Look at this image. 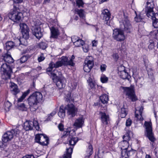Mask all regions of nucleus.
<instances>
[{"label":"nucleus","mask_w":158,"mask_h":158,"mask_svg":"<svg viewBox=\"0 0 158 158\" xmlns=\"http://www.w3.org/2000/svg\"><path fill=\"white\" fill-rule=\"evenodd\" d=\"M42 94L39 92H35L29 97L28 103L31 111H35L38 109L37 104L42 100Z\"/></svg>","instance_id":"obj_1"},{"label":"nucleus","mask_w":158,"mask_h":158,"mask_svg":"<svg viewBox=\"0 0 158 158\" xmlns=\"http://www.w3.org/2000/svg\"><path fill=\"white\" fill-rule=\"evenodd\" d=\"M60 59V60H59L55 63L53 62L50 63L49 64V67L47 69V71L50 72L53 68H57L63 65L74 66V63L71 60H69L66 57L62 56Z\"/></svg>","instance_id":"obj_2"},{"label":"nucleus","mask_w":158,"mask_h":158,"mask_svg":"<svg viewBox=\"0 0 158 158\" xmlns=\"http://www.w3.org/2000/svg\"><path fill=\"white\" fill-rule=\"evenodd\" d=\"M0 68L2 75V78L5 80L10 79L12 73V69L10 64L5 63L4 61L0 60Z\"/></svg>","instance_id":"obj_3"},{"label":"nucleus","mask_w":158,"mask_h":158,"mask_svg":"<svg viewBox=\"0 0 158 158\" xmlns=\"http://www.w3.org/2000/svg\"><path fill=\"white\" fill-rule=\"evenodd\" d=\"M19 126H17L11 130L7 131L3 135L2 140L3 142L6 143L11 141L14 136L17 137L20 132Z\"/></svg>","instance_id":"obj_4"},{"label":"nucleus","mask_w":158,"mask_h":158,"mask_svg":"<svg viewBox=\"0 0 158 158\" xmlns=\"http://www.w3.org/2000/svg\"><path fill=\"white\" fill-rule=\"evenodd\" d=\"M144 124L146 129L145 135L149 140L152 143L151 144L153 146V143L156 140V139L154 137V135L152 132V123L151 122L145 121Z\"/></svg>","instance_id":"obj_5"},{"label":"nucleus","mask_w":158,"mask_h":158,"mask_svg":"<svg viewBox=\"0 0 158 158\" xmlns=\"http://www.w3.org/2000/svg\"><path fill=\"white\" fill-rule=\"evenodd\" d=\"M71 132V130L70 128L66 129L64 131L61 138L64 139L68 137V138H69V144L70 145L74 146L78 141V138L77 137H73L70 134Z\"/></svg>","instance_id":"obj_6"},{"label":"nucleus","mask_w":158,"mask_h":158,"mask_svg":"<svg viewBox=\"0 0 158 158\" xmlns=\"http://www.w3.org/2000/svg\"><path fill=\"white\" fill-rule=\"evenodd\" d=\"M124 92L127 98L131 100V101L134 102L137 100V98L133 89L127 87H122Z\"/></svg>","instance_id":"obj_7"},{"label":"nucleus","mask_w":158,"mask_h":158,"mask_svg":"<svg viewBox=\"0 0 158 158\" xmlns=\"http://www.w3.org/2000/svg\"><path fill=\"white\" fill-rule=\"evenodd\" d=\"M34 127L36 130H40V127L38 122L36 120L26 121L24 123L23 127L26 131L31 130Z\"/></svg>","instance_id":"obj_8"},{"label":"nucleus","mask_w":158,"mask_h":158,"mask_svg":"<svg viewBox=\"0 0 158 158\" xmlns=\"http://www.w3.org/2000/svg\"><path fill=\"white\" fill-rule=\"evenodd\" d=\"M22 14L16 10L11 11L8 15L9 18L15 22L18 23L21 20Z\"/></svg>","instance_id":"obj_9"},{"label":"nucleus","mask_w":158,"mask_h":158,"mask_svg":"<svg viewBox=\"0 0 158 158\" xmlns=\"http://www.w3.org/2000/svg\"><path fill=\"white\" fill-rule=\"evenodd\" d=\"M48 141V138L44 134H37L35 136V141L42 145H47Z\"/></svg>","instance_id":"obj_10"},{"label":"nucleus","mask_w":158,"mask_h":158,"mask_svg":"<svg viewBox=\"0 0 158 158\" xmlns=\"http://www.w3.org/2000/svg\"><path fill=\"white\" fill-rule=\"evenodd\" d=\"M93 58L92 56L87 57L85 61L83 69L85 72L87 73L89 72L94 66Z\"/></svg>","instance_id":"obj_11"},{"label":"nucleus","mask_w":158,"mask_h":158,"mask_svg":"<svg viewBox=\"0 0 158 158\" xmlns=\"http://www.w3.org/2000/svg\"><path fill=\"white\" fill-rule=\"evenodd\" d=\"M147 7L146 8V15L148 17H152V16L155 15V13L153 11L154 5L152 0H148L147 3Z\"/></svg>","instance_id":"obj_12"},{"label":"nucleus","mask_w":158,"mask_h":158,"mask_svg":"<svg viewBox=\"0 0 158 158\" xmlns=\"http://www.w3.org/2000/svg\"><path fill=\"white\" fill-rule=\"evenodd\" d=\"M113 37L117 41H121L125 39L123 31L120 29H115L113 30Z\"/></svg>","instance_id":"obj_13"},{"label":"nucleus","mask_w":158,"mask_h":158,"mask_svg":"<svg viewBox=\"0 0 158 158\" xmlns=\"http://www.w3.org/2000/svg\"><path fill=\"white\" fill-rule=\"evenodd\" d=\"M120 25L124 27V30L127 33L131 32L132 30L130 21L127 18H125L120 22Z\"/></svg>","instance_id":"obj_14"},{"label":"nucleus","mask_w":158,"mask_h":158,"mask_svg":"<svg viewBox=\"0 0 158 158\" xmlns=\"http://www.w3.org/2000/svg\"><path fill=\"white\" fill-rule=\"evenodd\" d=\"M99 115L102 125L103 126L107 125L110 121L109 115L105 113L102 111L99 112Z\"/></svg>","instance_id":"obj_15"},{"label":"nucleus","mask_w":158,"mask_h":158,"mask_svg":"<svg viewBox=\"0 0 158 158\" xmlns=\"http://www.w3.org/2000/svg\"><path fill=\"white\" fill-rule=\"evenodd\" d=\"M23 37L25 39L29 38V29L27 25L24 23H20L19 25Z\"/></svg>","instance_id":"obj_16"},{"label":"nucleus","mask_w":158,"mask_h":158,"mask_svg":"<svg viewBox=\"0 0 158 158\" xmlns=\"http://www.w3.org/2000/svg\"><path fill=\"white\" fill-rule=\"evenodd\" d=\"M67 110V114L71 117L75 116L77 113V109L72 103H68L66 107Z\"/></svg>","instance_id":"obj_17"},{"label":"nucleus","mask_w":158,"mask_h":158,"mask_svg":"<svg viewBox=\"0 0 158 158\" xmlns=\"http://www.w3.org/2000/svg\"><path fill=\"white\" fill-rule=\"evenodd\" d=\"M31 29L33 35L35 36L37 39H40L42 37L43 33L40 26H37L33 27Z\"/></svg>","instance_id":"obj_18"},{"label":"nucleus","mask_w":158,"mask_h":158,"mask_svg":"<svg viewBox=\"0 0 158 158\" xmlns=\"http://www.w3.org/2000/svg\"><path fill=\"white\" fill-rule=\"evenodd\" d=\"M102 19L104 21V23L107 25H109L108 21L110 17V14L107 9L103 10L102 12Z\"/></svg>","instance_id":"obj_19"},{"label":"nucleus","mask_w":158,"mask_h":158,"mask_svg":"<svg viewBox=\"0 0 158 158\" xmlns=\"http://www.w3.org/2000/svg\"><path fill=\"white\" fill-rule=\"evenodd\" d=\"M121 146H122L121 148V155L122 157L125 156L126 154V152L127 151V150L128 149V147L129 144L128 142L127 141H122L120 143Z\"/></svg>","instance_id":"obj_20"},{"label":"nucleus","mask_w":158,"mask_h":158,"mask_svg":"<svg viewBox=\"0 0 158 158\" xmlns=\"http://www.w3.org/2000/svg\"><path fill=\"white\" fill-rule=\"evenodd\" d=\"M66 80L64 77L59 78L56 82V85L58 88L61 89L65 86Z\"/></svg>","instance_id":"obj_21"},{"label":"nucleus","mask_w":158,"mask_h":158,"mask_svg":"<svg viewBox=\"0 0 158 158\" xmlns=\"http://www.w3.org/2000/svg\"><path fill=\"white\" fill-rule=\"evenodd\" d=\"M50 30L51 33V37L57 38L60 34L58 29L57 27H53L50 28Z\"/></svg>","instance_id":"obj_22"},{"label":"nucleus","mask_w":158,"mask_h":158,"mask_svg":"<svg viewBox=\"0 0 158 158\" xmlns=\"http://www.w3.org/2000/svg\"><path fill=\"white\" fill-rule=\"evenodd\" d=\"M0 60L4 61L5 63H13L14 62V60L11 56L7 54H6L2 55V58Z\"/></svg>","instance_id":"obj_23"},{"label":"nucleus","mask_w":158,"mask_h":158,"mask_svg":"<svg viewBox=\"0 0 158 158\" xmlns=\"http://www.w3.org/2000/svg\"><path fill=\"white\" fill-rule=\"evenodd\" d=\"M143 106H141L139 110H136L135 111V117L137 118V120L142 121L143 119L142 117V114L143 110Z\"/></svg>","instance_id":"obj_24"},{"label":"nucleus","mask_w":158,"mask_h":158,"mask_svg":"<svg viewBox=\"0 0 158 158\" xmlns=\"http://www.w3.org/2000/svg\"><path fill=\"white\" fill-rule=\"evenodd\" d=\"M84 123V119L83 117H81L76 120L73 125L77 127L80 128L82 126Z\"/></svg>","instance_id":"obj_25"},{"label":"nucleus","mask_w":158,"mask_h":158,"mask_svg":"<svg viewBox=\"0 0 158 158\" xmlns=\"http://www.w3.org/2000/svg\"><path fill=\"white\" fill-rule=\"evenodd\" d=\"M152 17H149L152 20V25L155 28H158V13H156Z\"/></svg>","instance_id":"obj_26"},{"label":"nucleus","mask_w":158,"mask_h":158,"mask_svg":"<svg viewBox=\"0 0 158 158\" xmlns=\"http://www.w3.org/2000/svg\"><path fill=\"white\" fill-rule=\"evenodd\" d=\"M10 91L11 93L14 95H16L19 92L17 85L14 83H11L10 85Z\"/></svg>","instance_id":"obj_27"},{"label":"nucleus","mask_w":158,"mask_h":158,"mask_svg":"<svg viewBox=\"0 0 158 158\" xmlns=\"http://www.w3.org/2000/svg\"><path fill=\"white\" fill-rule=\"evenodd\" d=\"M118 73L122 79L124 80H127L128 81L130 80L131 77L126 71H122V72H118Z\"/></svg>","instance_id":"obj_28"},{"label":"nucleus","mask_w":158,"mask_h":158,"mask_svg":"<svg viewBox=\"0 0 158 158\" xmlns=\"http://www.w3.org/2000/svg\"><path fill=\"white\" fill-rule=\"evenodd\" d=\"M73 148V147H71L67 148L65 153L63 156V158H71Z\"/></svg>","instance_id":"obj_29"},{"label":"nucleus","mask_w":158,"mask_h":158,"mask_svg":"<svg viewBox=\"0 0 158 158\" xmlns=\"http://www.w3.org/2000/svg\"><path fill=\"white\" fill-rule=\"evenodd\" d=\"M58 114L59 117L61 118H63L65 117V111L63 106H60Z\"/></svg>","instance_id":"obj_30"},{"label":"nucleus","mask_w":158,"mask_h":158,"mask_svg":"<svg viewBox=\"0 0 158 158\" xmlns=\"http://www.w3.org/2000/svg\"><path fill=\"white\" fill-rule=\"evenodd\" d=\"M28 59V57L27 56H23L20 59L16 61V63L19 65L25 62Z\"/></svg>","instance_id":"obj_31"},{"label":"nucleus","mask_w":158,"mask_h":158,"mask_svg":"<svg viewBox=\"0 0 158 158\" xmlns=\"http://www.w3.org/2000/svg\"><path fill=\"white\" fill-rule=\"evenodd\" d=\"M15 46V44L12 41H9L6 43L5 48L7 50H9Z\"/></svg>","instance_id":"obj_32"},{"label":"nucleus","mask_w":158,"mask_h":158,"mask_svg":"<svg viewBox=\"0 0 158 158\" xmlns=\"http://www.w3.org/2000/svg\"><path fill=\"white\" fill-rule=\"evenodd\" d=\"M100 99L102 102L103 104L107 103L109 100L108 96L106 94H103L100 97Z\"/></svg>","instance_id":"obj_33"},{"label":"nucleus","mask_w":158,"mask_h":158,"mask_svg":"<svg viewBox=\"0 0 158 158\" xmlns=\"http://www.w3.org/2000/svg\"><path fill=\"white\" fill-rule=\"evenodd\" d=\"M84 41L81 39H77L76 41L74 42V44L76 47H80L84 45Z\"/></svg>","instance_id":"obj_34"},{"label":"nucleus","mask_w":158,"mask_h":158,"mask_svg":"<svg viewBox=\"0 0 158 158\" xmlns=\"http://www.w3.org/2000/svg\"><path fill=\"white\" fill-rule=\"evenodd\" d=\"M135 13L136 15L134 18L136 22H141L143 18V17L141 16L140 14H137L135 11Z\"/></svg>","instance_id":"obj_35"},{"label":"nucleus","mask_w":158,"mask_h":158,"mask_svg":"<svg viewBox=\"0 0 158 158\" xmlns=\"http://www.w3.org/2000/svg\"><path fill=\"white\" fill-rule=\"evenodd\" d=\"M30 90L29 89L27 90L26 92H25L19 98L18 100V102H22L23 99L25 98L26 96L29 93Z\"/></svg>","instance_id":"obj_36"},{"label":"nucleus","mask_w":158,"mask_h":158,"mask_svg":"<svg viewBox=\"0 0 158 158\" xmlns=\"http://www.w3.org/2000/svg\"><path fill=\"white\" fill-rule=\"evenodd\" d=\"M46 72L48 73L50 76L53 77V78H55L57 77L58 71L56 69H54L53 71H51L50 72L47 71V69H46Z\"/></svg>","instance_id":"obj_37"},{"label":"nucleus","mask_w":158,"mask_h":158,"mask_svg":"<svg viewBox=\"0 0 158 158\" xmlns=\"http://www.w3.org/2000/svg\"><path fill=\"white\" fill-rule=\"evenodd\" d=\"M143 78L142 77H139L135 80V82L137 85L141 87L143 83Z\"/></svg>","instance_id":"obj_38"},{"label":"nucleus","mask_w":158,"mask_h":158,"mask_svg":"<svg viewBox=\"0 0 158 158\" xmlns=\"http://www.w3.org/2000/svg\"><path fill=\"white\" fill-rule=\"evenodd\" d=\"M4 109L6 111L9 110L11 106V104L8 101H7L4 103Z\"/></svg>","instance_id":"obj_39"},{"label":"nucleus","mask_w":158,"mask_h":158,"mask_svg":"<svg viewBox=\"0 0 158 158\" xmlns=\"http://www.w3.org/2000/svg\"><path fill=\"white\" fill-rule=\"evenodd\" d=\"M76 11L77 14L79 15L80 18H83L84 17V11L83 10L77 9L76 10Z\"/></svg>","instance_id":"obj_40"},{"label":"nucleus","mask_w":158,"mask_h":158,"mask_svg":"<svg viewBox=\"0 0 158 158\" xmlns=\"http://www.w3.org/2000/svg\"><path fill=\"white\" fill-rule=\"evenodd\" d=\"M130 131H128L127 132L123 137V141L128 142L130 139V137L129 135V133Z\"/></svg>","instance_id":"obj_41"},{"label":"nucleus","mask_w":158,"mask_h":158,"mask_svg":"<svg viewBox=\"0 0 158 158\" xmlns=\"http://www.w3.org/2000/svg\"><path fill=\"white\" fill-rule=\"evenodd\" d=\"M86 152L88 156H90L92 154L93 152V147L92 145L90 144L89 145Z\"/></svg>","instance_id":"obj_42"},{"label":"nucleus","mask_w":158,"mask_h":158,"mask_svg":"<svg viewBox=\"0 0 158 158\" xmlns=\"http://www.w3.org/2000/svg\"><path fill=\"white\" fill-rule=\"evenodd\" d=\"M127 114V113L124 108H122L121 109L120 113L119 114L120 117L122 118H124L126 116Z\"/></svg>","instance_id":"obj_43"},{"label":"nucleus","mask_w":158,"mask_h":158,"mask_svg":"<svg viewBox=\"0 0 158 158\" xmlns=\"http://www.w3.org/2000/svg\"><path fill=\"white\" fill-rule=\"evenodd\" d=\"M100 80L102 83H106L107 82L108 78L104 75H103L101 76Z\"/></svg>","instance_id":"obj_44"},{"label":"nucleus","mask_w":158,"mask_h":158,"mask_svg":"<svg viewBox=\"0 0 158 158\" xmlns=\"http://www.w3.org/2000/svg\"><path fill=\"white\" fill-rule=\"evenodd\" d=\"M65 101L67 102H73V99L71 96L70 94H68V95L65 97Z\"/></svg>","instance_id":"obj_45"},{"label":"nucleus","mask_w":158,"mask_h":158,"mask_svg":"<svg viewBox=\"0 0 158 158\" xmlns=\"http://www.w3.org/2000/svg\"><path fill=\"white\" fill-rule=\"evenodd\" d=\"M39 47L42 49H45L47 47V44L45 43L42 42L39 43Z\"/></svg>","instance_id":"obj_46"},{"label":"nucleus","mask_w":158,"mask_h":158,"mask_svg":"<svg viewBox=\"0 0 158 158\" xmlns=\"http://www.w3.org/2000/svg\"><path fill=\"white\" fill-rule=\"evenodd\" d=\"M76 3L77 6L79 7H83L84 3L82 0H76Z\"/></svg>","instance_id":"obj_47"},{"label":"nucleus","mask_w":158,"mask_h":158,"mask_svg":"<svg viewBox=\"0 0 158 158\" xmlns=\"http://www.w3.org/2000/svg\"><path fill=\"white\" fill-rule=\"evenodd\" d=\"M19 109L22 111H26L27 110V108L26 107L25 104L23 103L21 104L19 106Z\"/></svg>","instance_id":"obj_48"},{"label":"nucleus","mask_w":158,"mask_h":158,"mask_svg":"<svg viewBox=\"0 0 158 158\" xmlns=\"http://www.w3.org/2000/svg\"><path fill=\"white\" fill-rule=\"evenodd\" d=\"M45 59V57L43 53L41 54L38 58V60L39 62H41L43 61Z\"/></svg>","instance_id":"obj_49"},{"label":"nucleus","mask_w":158,"mask_h":158,"mask_svg":"<svg viewBox=\"0 0 158 158\" xmlns=\"http://www.w3.org/2000/svg\"><path fill=\"white\" fill-rule=\"evenodd\" d=\"M82 48L83 51L85 52H87L89 50L88 46L87 44H85L84 43V45H82Z\"/></svg>","instance_id":"obj_50"},{"label":"nucleus","mask_w":158,"mask_h":158,"mask_svg":"<svg viewBox=\"0 0 158 158\" xmlns=\"http://www.w3.org/2000/svg\"><path fill=\"white\" fill-rule=\"evenodd\" d=\"M118 72H122L125 71V68L123 65H120L118 67Z\"/></svg>","instance_id":"obj_51"},{"label":"nucleus","mask_w":158,"mask_h":158,"mask_svg":"<svg viewBox=\"0 0 158 158\" xmlns=\"http://www.w3.org/2000/svg\"><path fill=\"white\" fill-rule=\"evenodd\" d=\"M132 120L130 118H128L126 121V125L127 127H129L131 124Z\"/></svg>","instance_id":"obj_52"},{"label":"nucleus","mask_w":158,"mask_h":158,"mask_svg":"<svg viewBox=\"0 0 158 158\" xmlns=\"http://www.w3.org/2000/svg\"><path fill=\"white\" fill-rule=\"evenodd\" d=\"M56 113V112L55 111H52L51 114L48 115V120H50L52 117Z\"/></svg>","instance_id":"obj_53"},{"label":"nucleus","mask_w":158,"mask_h":158,"mask_svg":"<svg viewBox=\"0 0 158 158\" xmlns=\"http://www.w3.org/2000/svg\"><path fill=\"white\" fill-rule=\"evenodd\" d=\"M112 57L114 60L116 61L118 60L119 58L118 55L117 53H114L112 55Z\"/></svg>","instance_id":"obj_54"},{"label":"nucleus","mask_w":158,"mask_h":158,"mask_svg":"<svg viewBox=\"0 0 158 158\" xmlns=\"http://www.w3.org/2000/svg\"><path fill=\"white\" fill-rule=\"evenodd\" d=\"M89 85L91 89H94L95 88L96 85L93 82H90L89 83Z\"/></svg>","instance_id":"obj_55"},{"label":"nucleus","mask_w":158,"mask_h":158,"mask_svg":"<svg viewBox=\"0 0 158 158\" xmlns=\"http://www.w3.org/2000/svg\"><path fill=\"white\" fill-rule=\"evenodd\" d=\"M71 84V88L72 89H74L76 88L77 85V82H73Z\"/></svg>","instance_id":"obj_56"},{"label":"nucleus","mask_w":158,"mask_h":158,"mask_svg":"<svg viewBox=\"0 0 158 158\" xmlns=\"http://www.w3.org/2000/svg\"><path fill=\"white\" fill-rule=\"evenodd\" d=\"M58 128L60 131H62L64 129V125L61 123H60L58 125Z\"/></svg>","instance_id":"obj_57"},{"label":"nucleus","mask_w":158,"mask_h":158,"mask_svg":"<svg viewBox=\"0 0 158 158\" xmlns=\"http://www.w3.org/2000/svg\"><path fill=\"white\" fill-rule=\"evenodd\" d=\"M106 66L105 64L102 65L101 66V70L102 72L105 71L106 70Z\"/></svg>","instance_id":"obj_58"},{"label":"nucleus","mask_w":158,"mask_h":158,"mask_svg":"<svg viewBox=\"0 0 158 158\" xmlns=\"http://www.w3.org/2000/svg\"><path fill=\"white\" fill-rule=\"evenodd\" d=\"M79 39V38L77 36H74L71 38V40L72 42L74 43V42L77 40V39Z\"/></svg>","instance_id":"obj_59"},{"label":"nucleus","mask_w":158,"mask_h":158,"mask_svg":"<svg viewBox=\"0 0 158 158\" xmlns=\"http://www.w3.org/2000/svg\"><path fill=\"white\" fill-rule=\"evenodd\" d=\"M98 41L95 40H93L92 41V46L96 47L97 45Z\"/></svg>","instance_id":"obj_60"},{"label":"nucleus","mask_w":158,"mask_h":158,"mask_svg":"<svg viewBox=\"0 0 158 158\" xmlns=\"http://www.w3.org/2000/svg\"><path fill=\"white\" fill-rule=\"evenodd\" d=\"M22 158H35L33 155H27L23 157Z\"/></svg>","instance_id":"obj_61"},{"label":"nucleus","mask_w":158,"mask_h":158,"mask_svg":"<svg viewBox=\"0 0 158 158\" xmlns=\"http://www.w3.org/2000/svg\"><path fill=\"white\" fill-rule=\"evenodd\" d=\"M14 2L17 3H20L23 1V0H13Z\"/></svg>","instance_id":"obj_62"},{"label":"nucleus","mask_w":158,"mask_h":158,"mask_svg":"<svg viewBox=\"0 0 158 158\" xmlns=\"http://www.w3.org/2000/svg\"><path fill=\"white\" fill-rule=\"evenodd\" d=\"M148 48L149 49H152L154 48V46L152 44H150L149 45Z\"/></svg>","instance_id":"obj_63"},{"label":"nucleus","mask_w":158,"mask_h":158,"mask_svg":"<svg viewBox=\"0 0 158 158\" xmlns=\"http://www.w3.org/2000/svg\"><path fill=\"white\" fill-rule=\"evenodd\" d=\"M62 75V74L61 72L59 71L57 72V77H59L60 78L61 77H61V76Z\"/></svg>","instance_id":"obj_64"}]
</instances>
